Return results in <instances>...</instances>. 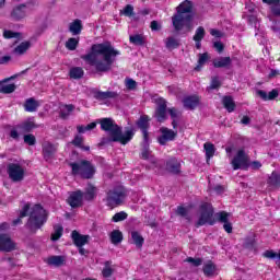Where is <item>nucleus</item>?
<instances>
[{
    "instance_id": "nucleus-45",
    "label": "nucleus",
    "mask_w": 280,
    "mask_h": 280,
    "mask_svg": "<svg viewBox=\"0 0 280 280\" xmlns=\"http://www.w3.org/2000/svg\"><path fill=\"white\" fill-rule=\"evenodd\" d=\"M243 19H247V23H249V25H254L255 30H259V21L257 20V15L249 14Z\"/></svg>"
},
{
    "instance_id": "nucleus-12",
    "label": "nucleus",
    "mask_w": 280,
    "mask_h": 280,
    "mask_svg": "<svg viewBox=\"0 0 280 280\" xmlns=\"http://www.w3.org/2000/svg\"><path fill=\"white\" fill-rule=\"evenodd\" d=\"M16 248V244L8 234H0V250L2 253H12Z\"/></svg>"
},
{
    "instance_id": "nucleus-25",
    "label": "nucleus",
    "mask_w": 280,
    "mask_h": 280,
    "mask_svg": "<svg viewBox=\"0 0 280 280\" xmlns=\"http://www.w3.org/2000/svg\"><path fill=\"white\" fill-rule=\"evenodd\" d=\"M215 270H218V268L213 261L208 260L206 264H203V275L206 277H213L215 275Z\"/></svg>"
},
{
    "instance_id": "nucleus-62",
    "label": "nucleus",
    "mask_w": 280,
    "mask_h": 280,
    "mask_svg": "<svg viewBox=\"0 0 280 280\" xmlns=\"http://www.w3.org/2000/svg\"><path fill=\"white\" fill-rule=\"evenodd\" d=\"M22 218H27V211H22L20 213V217L18 219L13 220V222H12L13 226H18V224H21Z\"/></svg>"
},
{
    "instance_id": "nucleus-37",
    "label": "nucleus",
    "mask_w": 280,
    "mask_h": 280,
    "mask_svg": "<svg viewBox=\"0 0 280 280\" xmlns=\"http://www.w3.org/2000/svg\"><path fill=\"white\" fill-rule=\"evenodd\" d=\"M30 47H32V43L22 42L18 47L14 48L13 51L18 56H23V54H25V51H27V49H30Z\"/></svg>"
},
{
    "instance_id": "nucleus-20",
    "label": "nucleus",
    "mask_w": 280,
    "mask_h": 280,
    "mask_svg": "<svg viewBox=\"0 0 280 280\" xmlns=\"http://www.w3.org/2000/svg\"><path fill=\"white\" fill-rule=\"evenodd\" d=\"M183 104L188 110H194L200 104V98L197 95L187 96L184 98Z\"/></svg>"
},
{
    "instance_id": "nucleus-5",
    "label": "nucleus",
    "mask_w": 280,
    "mask_h": 280,
    "mask_svg": "<svg viewBox=\"0 0 280 280\" xmlns=\"http://www.w3.org/2000/svg\"><path fill=\"white\" fill-rule=\"evenodd\" d=\"M128 196V190L124 186H116L107 191L106 205L109 209H115L124 205V200Z\"/></svg>"
},
{
    "instance_id": "nucleus-3",
    "label": "nucleus",
    "mask_w": 280,
    "mask_h": 280,
    "mask_svg": "<svg viewBox=\"0 0 280 280\" xmlns=\"http://www.w3.org/2000/svg\"><path fill=\"white\" fill-rule=\"evenodd\" d=\"M177 13L172 16V23L175 32H183L186 27L187 32H191V21H194V2L185 0L177 8Z\"/></svg>"
},
{
    "instance_id": "nucleus-55",
    "label": "nucleus",
    "mask_w": 280,
    "mask_h": 280,
    "mask_svg": "<svg viewBox=\"0 0 280 280\" xmlns=\"http://www.w3.org/2000/svg\"><path fill=\"white\" fill-rule=\"evenodd\" d=\"M244 248H248L249 250L255 248V238L247 237L243 244Z\"/></svg>"
},
{
    "instance_id": "nucleus-7",
    "label": "nucleus",
    "mask_w": 280,
    "mask_h": 280,
    "mask_svg": "<svg viewBox=\"0 0 280 280\" xmlns=\"http://www.w3.org/2000/svg\"><path fill=\"white\" fill-rule=\"evenodd\" d=\"M47 222V217L40 211H32L28 218V221L26 223L27 229H31V231H37V229H40L43 224Z\"/></svg>"
},
{
    "instance_id": "nucleus-51",
    "label": "nucleus",
    "mask_w": 280,
    "mask_h": 280,
    "mask_svg": "<svg viewBox=\"0 0 280 280\" xmlns=\"http://www.w3.org/2000/svg\"><path fill=\"white\" fill-rule=\"evenodd\" d=\"M128 218V213L126 212H118L113 217V222H124Z\"/></svg>"
},
{
    "instance_id": "nucleus-61",
    "label": "nucleus",
    "mask_w": 280,
    "mask_h": 280,
    "mask_svg": "<svg viewBox=\"0 0 280 280\" xmlns=\"http://www.w3.org/2000/svg\"><path fill=\"white\" fill-rule=\"evenodd\" d=\"M212 189L217 194V196H222V194H224V191H226V187H224L222 185H217Z\"/></svg>"
},
{
    "instance_id": "nucleus-22",
    "label": "nucleus",
    "mask_w": 280,
    "mask_h": 280,
    "mask_svg": "<svg viewBox=\"0 0 280 280\" xmlns=\"http://www.w3.org/2000/svg\"><path fill=\"white\" fill-rule=\"evenodd\" d=\"M257 95H259V97L261 100H264L265 102H268V101H272V100H277V97H279V91L273 89L271 92L266 93V91L264 90H258L257 91Z\"/></svg>"
},
{
    "instance_id": "nucleus-10",
    "label": "nucleus",
    "mask_w": 280,
    "mask_h": 280,
    "mask_svg": "<svg viewBox=\"0 0 280 280\" xmlns=\"http://www.w3.org/2000/svg\"><path fill=\"white\" fill-rule=\"evenodd\" d=\"M58 152V143H51L50 141H44L42 144V154L46 161H51Z\"/></svg>"
},
{
    "instance_id": "nucleus-52",
    "label": "nucleus",
    "mask_w": 280,
    "mask_h": 280,
    "mask_svg": "<svg viewBox=\"0 0 280 280\" xmlns=\"http://www.w3.org/2000/svg\"><path fill=\"white\" fill-rule=\"evenodd\" d=\"M125 84L128 91H137V81L133 79H126Z\"/></svg>"
},
{
    "instance_id": "nucleus-15",
    "label": "nucleus",
    "mask_w": 280,
    "mask_h": 280,
    "mask_svg": "<svg viewBox=\"0 0 280 280\" xmlns=\"http://www.w3.org/2000/svg\"><path fill=\"white\" fill-rule=\"evenodd\" d=\"M82 200H84V192L77 190L70 195L68 202L72 209H78V207H82Z\"/></svg>"
},
{
    "instance_id": "nucleus-31",
    "label": "nucleus",
    "mask_w": 280,
    "mask_h": 280,
    "mask_svg": "<svg viewBox=\"0 0 280 280\" xmlns=\"http://www.w3.org/2000/svg\"><path fill=\"white\" fill-rule=\"evenodd\" d=\"M69 77L72 80H82V78H84V69L81 67H73L69 71Z\"/></svg>"
},
{
    "instance_id": "nucleus-8",
    "label": "nucleus",
    "mask_w": 280,
    "mask_h": 280,
    "mask_svg": "<svg viewBox=\"0 0 280 280\" xmlns=\"http://www.w3.org/2000/svg\"><path fill=\"white\" fill-rule=\"evenodd\" d=\"M7 172L9 174V178L13 180V183H21L25 176V171L23 166L16 163H10L7 167Z\"/></svg>"
},
{
    "instance_id": "nucleus-49",
    "label": "nucleus",
    "mask_w": 280,
    "mask_h": 280,
    "mask_svg": "<svg viewBox=\"0 0 280 280\" xmlns=\"http://www.w3.org/2000/svg\"><path fill=\"white\" fill-rule=\"evenodd\" d=\"M207 60H209V55L207 52L200 54L199 59H198V66L196 67V70L198 71V69H200V67H202V65H206Z\"/></svg>"
},
{
    "instance_id": "nucleus-24",
    "label": "nucleus",
    "mask_w": 280,
    "mask_h": 280,
    "mask_svg": "<svg viewBox=\"0 0 280 280\" xmlns=\"http://www.w3.org/2000/svg\"><path fill=\"white\" fill-rule=\"evenodd\" d=\"M165 47L166 49H168L170 51L174 50V49H178L180 47V39L174 37V36H170L167 37L165 40Z\"/></svg>"
},
{
    "instance_id": "nucleus-35",
    "label": "nucleus",
    "mask_w": 280,
    "mask_h": 280,
    "mask_svg": "<svg viewBox=\"0 0 280 280\" xmlns=\"http://www.w3.org/2000/svg\"><path fill=\"white\" fill-rule=\"evenodd\" d=\"M65 232V228L60 224L54 225V232L50 236L51 242H58L62 237V233Z\"/></svg>"
},
{
    "instance_id": "nucleus-64",
    "label": "nucleus",
    "mask_w": 280,
    "mask_h": 280,
    "mask_svg": "<svg viewBox=\"0 0 280 280\" xmlns=\"http://www.w3.org/2000/svg\"><path fill=\"white\" fill-rule=\"evenodd\" d=\"M150 27L152 32L161 31V24L158 21H152Z\"/></svg>"
},
{
    "instance_id": "nucleus-9",
    "label": "nucleus",
    "mask_w": 280,
    "mask_h": 280,
    "mask_svg": "<svg viewBox=\"0 0 280 280\" xmlns=\"http://www.w3.org/2000/svg\"><path fill=\"white\" fill-rule=\"evenodd\" d=\"M234 171L242 170L248 166V155L244 150H238L236 155L231 161Z\"/></svg>"
},
{
    "instance_id": "nucleus-14",
    "label": "nucleus",
    "mask_w": 280,
    "mask_h": 280,
    "mask_svg": "<svg viewBox=\"0 0 280 280\" xmlns=\"http://www.w3.org/2000/svg\"><path fill=\"white\" fill-rule=\"evenodd\" d=\"M160 132L162 133V136L158 139L160 145H165L167 141H174V139H176V135H178V132L168 129L167 127H162Z\"/></svg>"
},
{
    "instance_id": "nucleus-13",
    "label": "nucleus",
    "mask_w": 280,
    "mask_h": 280,
    "mask_svg": "<svg viewBox=\"0 0 280 280\" xmlns=\"http://www.w3.org/2000/svg\"><path fill=\"white\" fill-rule=\"evenodd\" d=\"M25 16H27V5L24 3L15 5L10 13L12 21H23Z\"/></svg>"
},
{
    "instance_id": "nucleus-36",
    "label": "nucleus",
    "mask_w": 280,
    "mask_h": 280,
    "mask_svg": "<svg viewBox=\"0 0 280 280\" xmlns=\"http://www.w3.org/2000/svg\"><path fill=\"white\" fill-rule=\"evenodd\" d=\"M222 104L228 113H233L235 110V102L233 101L232 96H223Z\"/></svg>"
},
{
    "instance_id": "nucleus-27",
    "label": "nucleus",
    "mask_w": 280,
    "mask_h": 280,
    "mask_svg": "<svg viewBox=\"0 0 280 280\" xmlns=\"http://www.w3.org/2000/svg\"><path fill=\"white\" fill-rule=\"evenodd\" d=\"M38 106H40L34 97L27 98L24 104V108L26 113H36L38 110Z\"/></svg>"
},
{
    "instance_id": "nucleus-41",
    "label": "nucleus",
    "mask_w": 280,
    "mask_h": 280,
    "mask_svg": "<svg viewBox=\"0 0 280 280\" xmlns=\"http://www.w3.org/2000/svg\"><path fill=\"white\" fill-rule=\"evenodd\" d=\"M167 110L171 119H173L172 126L174 129H176L178 127V122L176 121V119H178V110L175 107L168 108Z\"/></svg>"
},
{
    "instance_id": "nucleus-43",
    "label": "nucleus",
    "mask_w": 280,
    "mask_h": 280,
    "mask_svg": "<svg viewBox=\"0 0 280 280\" xmlns=\"http://www.w3.org/2000/svg\"><path fill=\"white\" fill-rule=\"evenodd\" d=\"M256 9H255V3L253 2H246L245 3V12L243 14V19H246V16L250 14H255Z\"/></svg>"
},
{
    "instance_id": "nucleus-6",
    "label": "nucleus",
    "mask_w": 280,
    "mask_h": 280,
    "mask_svg": "<svg viewBox=\"0 0 280 280\" xmlns=\"http://www.w3.org/2000/svg\"><path fill=\"white\" fill-rule=\"evenodd\" d=\"M70 167L73 176H80L81 178H91L95 174V166L90 161L82 160L81 162H71Z\"/></svg>"
},
{
    "instance_id": "nucleus-18",
    "label": "nucleus",
    "mask_w": 280,
    "mask_h": 280,
    "mask_svg": "<svg viewBox=\"0 0 280 280\" xmlns=\"http://www.w3.org/2000/svg\"><path fill=\"white\" fill-rule=\"evenodd\" d=\"M94 97L98 102H106V100H116V97H119V93L113 92V91H107V92L98 91L94 94Z\"/></svg>"
},
{
    "instance_id": "nucleus-30",
    "label": "nucleus",
    "mask_w": 280,
    "mask_h": 280,
    "mask_svg": "<svg viewBox=\"0 0 280 280\" xmlns=\"http://www.w3.org/2000/svg\"><path fill=\"white\" fill-rule=\"evenodd\" d=\"M138 128L143 132L150 128V117L148 115H142L136 122Z\"/></svg>"
},
{
    "instance_id": "nucleus-23",
    "label": "nucleus",
    "mask_w": 280,
    "mask_h": 280,
    "mask_svg": "<svg viewBox=\"0 0 280 280\" xmlns=\"http://www.w3.org/2000/svg\"><path fill=\"white\" fill-rule=\"evenodd\" d=\"M97 196V187H95L93 184H88L85 187V191L83 192V199L84 200H94Z\"/></svg>"
},
{
    "instance_id": "nucleus-46",
    "label": "nucleus",
    "mask_w": 280,
    "mask_h": 280,
    "mask_svg": "<svg viewBox=\"0 0 280 280\" xmlns=\"http://www.w3.org/2000/svg\"><path fill=\"white\" fill-rule=\"evenodd\" d=\"M150 156H152V152L150 151V144H142L141 158L144 159V161H148Z\"/></svg>"
},
{
    "instance_id": "nucleus-16",
    "label": "nucleus",
    "mask_w": 280,
    "mask_h": 280,
    "mask_svg": "<svg viewBox=\"0 0 280 280\" xmlns=\"http://www.w3.org/2000/svg\"><path fill=\"white\" fill-rule=\"evenodd\" d=\"M71 238L73 241L74 246H77L78 248H82V246L89 244V240L91 238V236L82 235L74 230L71 233Z\"/></svg>"
},
{
    "instance_id": "nucleus-40",
    "label": "nucleus",
    "mask_w": 280,
    "mask_h": 280,
    "mask_svg": "<svg viewBox=\"0 0 280 280\" xmlns=\"http://www.w3.org/2000/svg\"><path fill=\"white\" fill-rule=\"evenodd\" d=\"M110 261H105V267L102 270V275L104 279H108L109 277H113V272H115V269L110 267Z\"/></svg>"
},
{
    "instance_id": "nucleus-28",
    "label": "nucleus",
    "mask_w": 280,
    "mask_h": 280,
    "mask_svg": "<svg viewBox=\"0 0 280 280\" xmlns=\"http://www.w3.org/2000/svg\"><path fill=\"white\" fill-rule=\"evenodd\" d=\"M109 240L114 246H117V244H121V242H124V233L119 230H114L109 234Z\"/></svg>"
},
{
    "instance_id": "nucleus-2",
    "label": "nucleus",
    "mask_w": 280,
    "mask_h": 280,
    "mask_svg": "<svg viewBox=\"0 0 280 280\" xmlns=\"http://www.w3.org/2000/svg\"><path fill=\"white\" fill-rule=\"evenodd\" d=\"M97 124L101 125V130L108 132L109 139L103 141V143H121V145H127L132 141L135 137V129L126 128L125 132L119 125L115 124L113 118H102L97 120Z\"/></svg>"
},
{
    "instance_id": "nucleus-54",
    "label": "nucleus",
    "mask_w": 280,
    "mask_h": 280,
    "mask_svg": "<svg viewBox=\"0 0 280 280\" xmlns=\"http://www.w3.org/2000/svg\"><path fill=\"white\" fill-rule=\"evenodd\" d=\"M34 128H36V125L33 121H26L22 125V130H24V132H32Z\"/></svg>"
},
{
    "instance_id": "nucleus-32",
    "label": "nucleus",
    "mask_w": 280,
    "mask_h": 280,
    "mask_svg": "<svg viewBox=\"0 0 280 280\" xmlns=\"http://www.w3.org/2000/svg\"><path fill=\"white\" fill-rule=\"evenodd\" d=\"M203 150L206 152L207 163H209V161H211V159H213V155L215 154V145H213V143L206 142L203 144Z\"/></svg>"
},
{
    "instance_id": "nucleus-42",
    "label": "nucleus",
    "mask_w": 280,
    "mask_h": 280,
    "mask_svg": "<svg viewBox=\"0 0 280 280\" xmlns=\"http://www.w3.org/2000/svg\"><path fill=\"white\" fill-rule=\"evenodd\" d=\"M130 43H132V45H137V46H143L145 44V39L143 38L142 35H131L129 37Z\"/></svg>"
},
{
    "instance_id": "nucleus-50",
    "label": "nucleus",
    "mask_w": 280,
    "mask_h": 280,
    "mask_svg": "<svg viewBox=\"0 0 280 280\" xmlns=\"http://www.w3.org/2000/svg\"><path fill=\"white\" fill-rule=\"evenodd\" d=\"M221 86H222V83L220 82V78L213 77V78L211 79V83H210L209 89H210L211 91H213V90H215V89H220Z\"/></svg>"
},
{
    "instance_id": "nucleus-56",
    "label": "nucleus",
    "mask_w": 280,
    "mask_h": 280,
    "mask_svg": "<svg viewBox=\"0 0 280 280\" xmlns=\"http://www.w3.org/2000/svg\"><path fill=\"white\" fill-rule=\"evenodd\" d=\"M270 21L272 22V25H271V30L272 32H275V34H279L280 36V26H279V21L270 18Z\"/></svg>"
},
{
    "instance_id": "nucleus-34",
    "label": "nucleus",
    "mask_w": 280,
    "mask_h": 280,
    "mask_svg": "<svg viewBox=\"0 0 280 280\" xmlns=\"http://www.w3.org/2000/svg\"><path fill=\"white\" fill-rule=\"evenodd\" d=\"M73 110H75V106L74 105H62L60 107V118L61 119H68L69 115H71V113H73Z\"/></svg>"
},
{
    "instance_id": "nucleus-59",
    "label": "nucleus",
    "mask_w": 280,
    "mask_h": 280,
    "mask_svg": "<svg viewBox=\"0 0 280 280\" xmlns=\"http://www.w3.org/2000/svg\"><path fill=\"white\" fill-rule=\"evenodd\" d=\"M271 14L280 18V2L271 5Z\"/></svg>"
},
{
    "instance_id": "nucleus-11",
    "label": "nucleus",
    "mask_w": 280,
    "mask_h": 280,
    "mask_svg": "<svg viewBox=\"0 0 280 280\" xmlns=\"http://www.w3.org/2000/svg\"><path fill=\"white\" fill-rule=\"evenodd\" d=\"M154 117L162 124L167 119V101L165 98L158 100V107L155 109Z\"/></svg>"
},
{
    "instance_id": "nucleus-33",
    "label": "nucleus",
    "mask_w": 280,
    "mask_h": 280,
    "mask_svg": "<svg viewBox=\"0 0 280 280\" xmlns=\"http://www.w3.org/2000/svg\"><path fill=\"white\" fill-rule=\"evenodd\" d=\"M131 240H132V244H135V246H137V248H142L143 243L145 242L143 236L140 235V233L137 231L131 232Z\"/></svg>"
},
{
    "instance_id": "nucleus-63",
    "label": "nucleus",
    "mask_w": 280,
    "mask_h": 280,
    "mask_svg": "<svg viewBox=\"0 0 280 280\" xmlns=\"http://www.w3.org/2000/svg\"><path fill=\"white\" fill-rule=\"evenodd\" d=\"M213 47L215 48L218 54H222V51H224V44H222V42H214Z\"/></svg>"
},
{
    "instance_id": "nucleus-48",
    "label": "nucleus",
    "mask_w": 280,
    "mask_h": 280,
    "mask_svg": "<svg viewBox=\"0 0 280 280\" xmlns=\"http://www.w3.org/2000/svg\"><path fill=\"white\" fill-rule=\"evenodd\" d=\"M24 143L26 145H36V137L32 133L24 135Z\"/></svg>"
},
{
    "instance_id": "nucleus-44",
    "label": "nucleus",
    "mask_w": 280,
    "mask_h": 280,
    "mask_svg": "<svg viewBox=\"0 0 280 280\" xmlns=\"http://www.w3.org/2000/svg\"><path fill=\"white\" fill-rule=\"evenodd\" d=\"M206 34H207V32L205 31V27L199 26L195 32L192 40H202L205 38Z\"/></svg>"
},
{
    "instance_id": "nucleus-4",
    "label": "nucleus",
    "mask_w": 280,
    "mask_h": 280,
    "mask_svg": "<svg viewBox=\"0 0 280 280\" xmlns=\"http://www.w3.org/2000/svg\"><path fill=\"white\" fill-rule=\"evenodd\" d=\"M231 212H213V211H203L200 214V218L195 226L200 229V226H205V224H209L213 226L217 222L223 224V229L225 233H233V223H231Z\"/></svg>"
},
{
    "instance_id": "nucleus-38",
    "label": "nucleus",
    "mask_w": 280,
    "mask_h": 280,
    "mask_svg": "<svg viewBox=\"0 0 280 280\" xmlns=\"http://www.w3.org/2000/svg\"><path fill=\"white\" fill-rule=\"evenodd\" d=\"M80 44V39L75 38V37H70L67 42H66V48L69 49V51H75V49H78V45Z\"/></svg>"
},
{
    "instance_id": "nucleus-19",
    "label": "nucleus",
    "mask_w": 280,
    "mask_h": 280,
    "mask_svg": "<svg viewBox=\"0 0 280 280\" xmlns=\"http://www.w3.org/2000/svg\"><path fill=\"white\" fill-rule=\"evenodd\" d=\"M166 170L170 172V174H180V161H178L176 158H171L166 162Z\"/></svg>"
},
{
    "instance_id": "nucleus-58",
    "label": "nucleus",
    "mask_w": 280,
    "mask_h": 280,
    "mask_svg": "<svg viewBox=\"0 0 280 280\" xmlns=\"http://www.w3.org/2000/svg\"><path fill=\"white\" fill-rule=\"evenodd\" d=\"M262 257H266V259H277L278 254L275 253V250H266L264 252Z\"/></svg>"
},
{
    "instance_id": "nucleus-29",
    "label": "nucleus",
    "mask_w": 280,
    "mask_h": 280,
    "mask_svg": "<svg viewBox=\"0 0 280 280\" xmlns=\"http://www.w3.org/2000/svg\"><path fill=\"white\" fill-rule=\"evenodd\" d=\"M48 266H54L55 268H60V266H65V256H50L47 259Z\"/></svg>"
},
{
    "instance_id": "nucleus-53",
    "label": "nucleus",
    "mask_w": 280,
    "mask_h": 280,
    "mask_svg": "<svg viewBox=\"0 0 280 280\" xmlns=\"http://www.w3.org/2000/svg\"><path fill=\"white\" fill-rule=\"evenodd\" d=\"M186 261L188 264H191V266H195V268H198V266H202V258L188 257L186 258Z\"/></svg>"
},
{
    "instance_id": "nucleus-17",
    "label": "nucleus",
    "mask_w": 280,
    "mask_h": 280,
    "mask_svg": "<svg viewBox=\"0 0 280 280\" xmlns=\"http://www.w3.org/2000/svg\"><path fill=\"white\" fill-rule=\"evenodd\" d=\"M215 69H229L233 65L231 57H220L212 61Z\"/></svg>"
},
{
    "instance_id": "nucleus-47",
    "label": "nucleus",
    "mask_w": 280,
    "mask_h": 280,
    "mask_svg": "<svg viewBox=\"0 0 280 280\" xmlns=\"http://www.w3.org/2000/svg\"><path fill=\"white\" fill-rule=\"evenodd\" d=\"M120 14H124V16H133L135 15V7L131 4H127L122 11H120Z\"/></svg>"
},
{
    "instance_id": "nucleus-21",
    "label": "nucleus",
    "mask_w": 280,
    "mask_h": 280,
    "mask_svg": "<svg viewBox=\"0 0 280 280\" xmlns=\"http://www.w3.org/2000/svg\"><path fill=\"white\" fill-rule=\"evenodd\" d=\"M10 80H14V77H11L9 79H4L3 81H0V93L10 94L14 93L16 91V84H3V82H10Z\"/></svg>"
},
{
    "instance_id": "nucleus-60",
    "label": "nucleus",
    "mask_w": 280,
    "mask_h": 280,
    "mask_svg": "<svg viewBox=\"0 0 280 280\" xmlns=\"http://www.w3.org/2000/svg\"><path fill=\"white\" fill-rule=\"evenodd\" d=\"M82 143H84V139L80 136H77L73 140H72V145H75V148H82Z\"/></svg>"
},
{
    "instance_id": "nucleus-1",
    "label": "nucleus",
    "mask_w": 280,
    "mask_h": 280,
    "mask_svg": "<svg viewBox=\"0 0 280 280\" xmlns=\"http://www.w3.org/2000/svg\"><path fill=\"white\" fill-rule=\"evenodd\" d=\"M119 50L115 49L110 43L94 44L91 48V52L81 56L82 60L90 63L91 67H95L97 73H106L110 71L113 63Z\"/></svg>"
},
{
    "instance_id": "nucleus-26",
    "label": "nucleus",
    "mask_w": 280,
    "mask_h": 280,
    "mask_svg": "<svg viewBox=\"0 0 280 280\" xmlns=\"http://www.w3.org/2000/svg\"><path fill=\"white\" fill-rule=\"evenodd\" d=\"M69 32H71V34L73 36H78L79 34H81L82 33V20L77 19L72 23H70Z\"/></svg>"
},
{
    "instance_id": "nucleus-39",
    "label": "nucleus",
    "mask_w": 280,
    "mask_h": 280,
    "mask_svg": "<svg viewBox=\"0 0 280 280\" xmlns=\"http://www.w3.org/2000/svg\"><path fill=\"white\" fill-rule=\"evenodd\" d=\"M268 183L271 185V187H280V173L272 172Z\"/></svg>"
},
{
    "instance_id": "nucleus-57",
    "label": "nucleus",
    "mask_w": 280,
    "mask_h": 280,
    "mask_svg": "<svg viewBox=\"0 0 280 280\" xmlns=\"http://www.w3.org/2000/svg\"><path fill=\"white\" fill-rule=\"evenodd\" d=\"M21 36V33L12 32V31H4L3 37L4 38H19Z\"/></svg>"
}]
</instances>
